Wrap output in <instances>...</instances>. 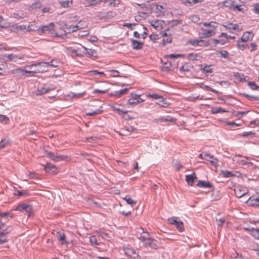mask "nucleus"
Returning <instances> with one entry per match:
<instances>
[{
	"mask_svg": "<svg viewBox=\"0 0 259 259\" xmlns=\"http://www.w3.org/2000/svg\"><path fill=\"white\" fill-rule=\"evenodd\" d=\"M142 232L140 233V236L138 237L139 240L146 247H149L152 249H157L158 248V241L151 238L150 234L143 230V228H141Z\"/></svg>",
	"mask_w": 259,
	"mask_h": 259,
	"instance_id": "nucleus-1",
	"label": "nucleus"
},
{
	"mask_svg": "<svg viewBox=\"0 0 259 259\" xmlns=\"http://www.w3.org/2000/svg\"><path fill=\"white\" fill-rule=\"evenodd\" d=\"M33 68V67H37L35 70L31 71H25L26 72L29 73H36L38 72H44L47 71V64L46 62H41L37 63L32 64L31 65H28L27 67Z\"/></svg>",
	"mask_w": 259,
	"mask_h": 259,
	"instance_id": "nucleus-2",
	"label": "nucleus"
},
{
	"mask_svg": "<svg viewBox=\"0 0 259 259\" xmlns=\"http://www.w3.org/2000/svg\"><path fill=\"white\" fill-rule=\"evenodd\" d=\"M55 89V87L53 85L47 86L46 84H42L37 88V90L34 92V94L37 96H41Z\"/></svg>",
	"mask_w": 259,
	"mask_h": 259,
	"instance_id": "nucleus-3",
	"label": "nucleus"
},
{
	"mask_svg": "<svg viewBox=\"0 0 259 259\" xmlns=\"http://www.w3.org/2000/svg\"><path fill=\"white\" fill-rule=\"evenodd\" d=\"M46 156L50 158L51 160H54L55 161H60L61 160H65L68 157L67 156L63 155H55L54 153L52 152H48L46 151Z\"/></svg>",
	"mask_w": 259,
	"mask_h": 259,
	"instance_id": "nucleus-4",
	"label": "nucleus"
},
{
	"mask_svg": "<svg viewBox=\"0 0 259 259\" xmlns=\"http://www.w3.org/2000/svg\"><path fill=\"white\" fill-rule=\"evenodd\" d=\"M125 254L129 256L133 257L135 259L139 257V254L136 252L135 249L130 247H125L123 248Z\"/></svg>",
	"mask_w": 259,
	"mask_h": 259,
	"instance_id": "nucleus-5",
	"label": "nucleus"
},
{
	"mask_svg": "<svg viewBox=\"0 0 259 259\" xmlns=\"http://www.w3.org/2000/svg\"><path fill=\"white\" fill-rule=\"evenodd\" d=\"M235 195L238 198H241L246 195L247 190L245 187H242L241 186H238L234 189Z\"/></svg>",
	"mask_w": 259,
	"mask_h": 259,
	"instance_id": "nucleus-6",
	"label": "nucleus"
},
{
	"mask_svg": "<svg viewBox=\"0 0 259 259\" xmlns=\"http://www.w3.org/2000/svg\"><path fill=\"white\" fill-rule=\"evenodd\" d=\"M83 49L85 50L84 54L87 55L88 57L95 59L98 58V55L97 51L94 49H88L85 47H83Z\"/></svg>",
	"mask_w": 259,
	"mask_h": 259,
	"instance_id": "nucleus-7",
	"label": "nucleus"
},
{
	"mask_svg": "<svg viewBox=\"0 0 259 259\" xmlns=\"http://www.w3.org/2000/svg\"><path fill=\"white\" fill-rule=\"evenodd\" d=\"M142 101L143 100L141 99L140 96L136 95L135 97H132L128 100L126 105L127 107H129L130 106H134Z\"/></svg>",
	"mask_w": 259,
	"mask_h": 259,
	"instance_id": "nucleus-8",
	"label": "nucleus"
},
{
	"mask_svg": "<svg viewBox=\"0 0 259 259\" xmlns=\"http://www.w3.org/2000/svg\"><path fill=\"white\" fill-rule=\"evenodd\" d=\"M54 24L53 23H50L48 25H41L36 29L37 31L45 33L47 31H51L54 28Z\"/></svg>",
	"mask_w": 259,
	"mask_h": 259,
	"instance_id": "nucleus-9",
	"label": "nucleus"
},
{
	"mask_svg": "<svg viewBox=\"0 0 259 259\" xmlns=\"http://www.w3.org/2000/svg\"><path fill=\"white\" fill-rule=\"evenodd\" d=\"M131 41H132L131 46L132 47V48L134 50H141L143 48V45H144L143 42L139 41H138L137 40H135L134 39H132Z\"/></svg>",
	"mask_w": 259,
	"mask_h": 259,
	"instance_id": "nucleus-10",
	"label": "nucleus"
},
{
	"mask_svg": "<svg viewBox=\"0 0 259 259\" xmlns=\"http://www.w3.org/2000/svg\"><path fill=\"white\" fill-rule=\"evenodd\" d=\"M197 186L199 188H212L213 186L208 181L199 180L197 184Z\"/></svg>",
	"mask_w": 259,
	"mask_h": 259,
	"instance_id": "nucleus-11",
	"label": "nucleus"
},
{
	"mask_svg": "<svg viewBox=\"0 0 259 259\" xmlns=\"http://www.w3.org/2000/svg\"><path fill=\"white\" fill-rule=\"evenodd\" d=\"M254 34L252 32L246 31L243 34L241 40L243 42H247L249 40H251Z\"/></svg>",
	"mask_w": 259,
	"mask_h": 259,
	"instance_id": "nucleus-12",
	"label": "nucleus"
},
{
	"mask_svg": "<svg viewBox=\"0 0 259 259\" xmlns=\"http://www.w3.org/2000/svg\"><path fill=\"white\" fill-rule=\"evenodd\" d=\"M44 170L48 173H54L57 170V167L51 163H48L44 167Z\"/></svg>",
	"mask_w": 259,
	"mask_h": 259,
	"instance_id": "nucleus-13",
	"label": "nucleus"
},
{
	"mask_svg": "<svg viewBox=\"0 0 259 259\" xmlns=\"http://www.w3.org/2000/svg\"><path fill=\"white\" fill-rule=\"evenodd\" d=\"M197 179L195 173L193 172L191 175L186 176V181H187L188 185L192 186L195 180Z\"/></svg>",
	"mask_w": 259,
	"mask_h": 259,
	"instance_id": "nucleus-14",
	"label": "nucleus"
},
{
	"mask_svg": "<svg viewBox=\"0 0 259 259\" xmlns=\"http://www.w3.org/2000/svg\"><path fill=\"white\" fill-rule=\"evenodd\" d=\"M214 28L210 30L204 29L202 33V38L209 37L215 34Z\"/></svg>",
	"mask_w": 259,
	"mask_h": 259,
	"instance_id": "nucleus-15",
	"label": "nucleus"
},
{
	"mask_svg": "<svg viewBox=\"0 0 259 259\" xmlns=\"http://www.w3.org/2000/svg\"><path fill=\"white\" fill-rule=\"evenodd\" d=\"M206 160L210 162V163L213 166H217L218 163V160L216 157H214L213 155H210L208 153L206 157Z\"/></svg>",
	"mask_w": 259,
	"mask_h": 259,
	"instance_id": "nucleus-16",
	"label": "nucleus"
},
{
	"mask_svg": "<svg viewBox=\"0 0 259 259\" xmlns=\"http://www.w3.org/2000/svg\"><path fill=\"white\" fill-rule=\"evenodd\" d=\"M128 90L129 89L125 88L124 89L121 90L120 91H115L113 93H111L110 95L114 96L116 98H119L122 95L126 94L127 93Z\"/></svg>",
	"mask_w": 259,
	"mask_h": 259,
	"instance_id": "nucleus-17",
	"label": "nucleus"
},
{
	"mask_svg": "<svg viewBox=\"0 0 259 259\" xmlns=\"http://www.w3.org/2000/svg\"><path fill=\"white\" fill-rule=\"evenodd\" d=\"M56 237L62 244H65L67 243L66 240V236L64 234V233H61L60 232H57Z\"/></svg>",
	"mask_w": 259,
	"mask_h": 259,
	"instance_id": "nucleus-18",
	"label": "nucleus"
},
{
	"mask_svg": "<svg viewBox=\"0 0 259 259\" xmlns=\"http://www.w3.org/2000/svg\"><path fill=\"white\" fill-rule=\"evenodd\" d=\"M202 57L197 53H190L188 55L187 59L191 61L200 60Z\"/></svg>",
	"mask_w": 259,
	"mask_h": 259,
	"instance_id": "nucleus-19",
	"label": "nucleus"
},
{
	"mask_svg": "<svg viewBox=\"0 0 259 259\" xmlns=\"http://www.w3.org/2000/svg\"><path fill=\"white\" fill-rule=\"evenodd\" d=\"M199 87L200 88H201L202 89L204 90H205V91H211L212 92L217 94V95H220L221 93L219 92L218 91H217L211 88H210L209 86L208 85H204V84L203 83H200L199 84Z\"/></svg>",
	"mask_w": 259,
	"mask_h": 259,
	"instance_id": "nucleus-20",
	"label": "nucleus"
},
{
	"mask_svg": "<svg viewBox=\"0 0 259 259\" xmlns=\"http://www.w3.org/2000/svg\"><path fill=\"white\" fill-rule=\"evenodd\" d=\"M211 112L212 114H218L220 113L227 112L228 111L221 107H213L211 109Z\"/></svg>",
	"mask_w": 259,
	"mask_h": 259,
	"instance_id": "nucleus-21",
	"label": "nucleus"
},
{
	"mask_svg": "<svg viewBox=\"0 0 259 259\" xmlns=\"http://www.w3.org/2000/svg\"><path fill=\"white\" fill-rule=\"evenodd\" d=\"M25 71H27V70H24L23 69L21 68H18L16 69H14L11 71V72L12 74H15L17 75H24L25 73H26L27 72H25Z\"/></svg>",
	"mask_w": 259,
	"mask_h": 259,
	"instance_id": "nucleus-22",
	"label": "nucleus"
},
{
	"mask_svg": "<svg viewBox=\"0 0 259 259\" xmlns=\"http://www.w3.org/2000/svg\"><path fill=\"white\" fill-rule=\"evenodd\" d=\"M87 26V23L86 21L81 20L78 22V23L74 26V28H76V30L83 29Z\"/></svg>",
	"mask_w": 259,
	"mask_h": 259,
	"instance_id": "nucleus-23",
	"label": "nucleus"
},
{
	"mask_svg": "<svg viewBox=\"0 0 259 259\" xmlns=\"http://www.w3.org/2000/svg\"><path fill=\"white\" fill-rule=\"evenodd\" d=\"M71 52L78 57H82L84 55V51H81L79 48L72 49L71 50Z\"/></svg>",
	"mask_w": 259,
	"mask_h": 259,
	"instance_id": "nucleus-24",
	"label": "nucleus"
},
{
	"mask_svg": "<svg viewBox=\"0 0 259 259\" xmlns=\"http://www.w3.org/2000/svg\"><path fill=\"white\" fill-rule=\"evenodd\" d=\"M173 166L176 169L177 171H179L183 165L181 164L180 161L178 159H174L172 161Z\"/></svg>",
	"mask_w": 259,
	"mask_h": 259,
	"instance_id": "nucleus-25",
	"label": "nucleus"
},
{
	"mask_svg": "<svg viewBox=\"0 0 259 259\" xmlns=\"http://www.w3.org/2000/svg\"><path fill=\"white\" fill-rule=\"evenodd\" d=\"M223 26L229 30H236L238 28V25L237 24L227 23L225 25H223Z\"/></svg>",
	"mask_w": 259,
	"mask_h": 259,
	"instance_id": "nucleus-26",
	"label": "nucleus"
},
{
	"mask_svg": "<svg viewBox=\"0 0 259 259\" xmlns=\"http://www.w3.org/2000/svg\"><path fill=\"white\" fill-rule=\"evenodd\" d=\"M75 25H66L65 26V32L67 33H70L71 32H74L77 31L76 30V28H74Z\"/></svg>",
	"mask_w": 259,
	"mask_h": 259,
	"instance_id": "nucleus-27",
	"label": "nucleus"
},
{
	"mask_svg": "<svg viewBox=\"0 0 259 259\" xmlns=\"http://www.w3.org/2000/svg\"><path fill=\"white\" fill-rule=\"evenodd\" d=\"M242 5H235L233 4L232 5L231 9L234 11H238L242 13H244V9L242 7Z\"/></svg>",
	"mask_w": 259,
	"mask_h": 259,
	"instance_id": "nucleus-28",
	"label": "nucleus"
},
{
	"mask_svg": "<svg viewBox=\"0 0 259 259\" xmlns=\"http://www.w3.org/2000/svg\"><path fill=\"white\" fill-rule=\"evenodd\" d=\"M5 58L8 59V60H15L16 61L18 59H20V58H18V57L14 54H6L4 56Z\"/></svg>",
	"mask_w": 259,
	"mask_h": 259,
	"instance_id": "nucleus-29",
	"label": "nucleus"
},
{
	"mask_svg": "<svg viewBox=\"0 0 259 259\" xmlns=\"http://www.w3.org/2000/svg\"><path fill=\"white\" fill-rule=\"evenodd\" d=\"M157 104L163 107H166L168 106L169 104L166 102V101L165 99H164L162 97L160 98V99L158 101V102H157Z\"/></svg>",
	"mask_w": 259,
	"mask_h": 259,
	"instance_id": "nucleus-30",
	"label": "nucleus"
},
{
	"mask_svg": "<svg viewBox=\"0 0 259 259\" xmlns=\"http://www.w3.org/2000/svg\"><path fill=\"white\" fill-rule=\"evenodd\" d=\"M112 108L113 111H116L119 115L126 114V113H127V111H124L122 109H120L119 108L115 106H112Z\"/></svg>",
	"mask_w": 259,
	"mask_h": 259,
	"instance_id": "nucleus-31",
	"label": "nucleus"
},
{
	"mask_svg": "<svg viewBox=\"0 0 259 259\" xmlns=\"http://www.w3.org/2000/svg\"><path fill=\"white\" fill-rule=\"evenodd\" d=\"M41 6L42 5L41 4L40 1L36 0L31 6V8L32 9H37L40 8L41 7Z\"/></svg>",
	"mask_w": 259,
	"mask_h": 259,
	"instance_id": "nucleus-32",
	"label": "nucleus"
},
{
	"mask_svg": "<svg viewBox=\"0 0 259 259\" xmlns=\"http://www.w3.org/2000/svg\"><path fill=\"white\" fill-rule=\"evenodd\" d=\"M247 85L252 90H258V91H259V86L257 85L254 82L249 81L247 83Z\"/></svg>",
	"mask_w": 259,
	"mask_h": 259,
	"instance_id": "nucleus-33",
	"label": "nucleus"
},
{
	"mask_svg": "<svg viewBox=\"0 0 259 259\" xmlns=\"http://www.w3.org/2000/svg\"><path fill=\"white\" fill-rule=\"evenodd\" d=\"M175 226L179 231L182 232L184 231V224L182 221L179 220Z\"/></svg>",
	"mask_w": 259,
	"mask_h": 259,
	"instance_id": "nucleus-34",
	"label": "nucleus"
},
{
	"mask_svg": "<svg viewBox=\"0 0 259 259\" xmlns=\"http://www.w3.org/2000/svg\"><path fill=\"white\" fill-rule=\"evenodd\" d=\"M72 4V1H65L60 2V5L61 7L63 8H68L70 6V5Z\"/></svg>",
	"mask_w": 259,
	"mask_h": 259,
	"instance_id": "nucleus-35",
	"label": "nucleus"
},
{
	"mask_svg": "<svg viewBox=\"0 0 259 259\" xmlns=\"http://www.w3.org/2000/svg\"><path fill=\"white\" fill-rule=\"evenodd\" d=\"M248 201L250 202V204L252 205H257L259 206V197L256 198H254L251 197H249L248 199Z\"/></svg>",
	"mask_w": 259,
	"mask_h": 259,
	"instance_id": "nucleus-36",
	"label": "nucleus"
},
{
	"mask_svg": "<svg viewBox=\"0 0 259 259\" xmlns=\"http://www.w3.org/2000/svg\"><path fill=\"white\" fill-rule=\"evenodd\" d=\"M90 75H100L101 76L105 77L106 74L104 72H100L96 70H91L89 72Z\"/></svg>",
	"mask_w": 259,
	"mask_h": 259,
	"instance_id": "nucleus-37",
	"label": "nucleus"
},
{
	"mask_svg": "<svg viewBox=\"0 0 259 259\" xmlns=\"http://www.w3.org/2000/svg\"><path fill=\"white\" fill-rule=\"evenodd\" d=\"M234 2V0H225L223 2V4L224 7H230L231 9L232 7V5H233Z\"/></svg>",
	"mask_w": 259,
	"mask_h": 259,
	"instance_id": "nucleus-38",
	"label": "nucleus"
},
{
	"mask_svg": "<svg viewBox=\"0 0 259 259\" xmlns=\"http://www.w3.org/2000/svg\"><path fill=\"white\" fill-rule=\"evenodd\" d=\"M243 96L246 98H248L250 101H257L259 100V97L255 96H251L246 94H243Z\"/></svg>",
	"mask_w": 259,
	"mask_h": 259,
	"instance_id": "nucleus-39",
	"label": "nucleus"
},
{
	"mask_svg": "<svg viewBox=\"0 0 259 259\" xmlns=\"http://www.w3.org/2000/svg\"><path fill=\"white\" fill-rule=\"evenodd\" d=\"M251 234L255 238L259 240V230L258 229L251 228Z\"/></svg>",
	"mask_w": 259,
	"mask_h": 259,
	"instance_id": "nucleus-40",
	"label": "nucleus"
},
{
	"mask_svg": "<svg viewBox=\"0 0 259 259\" xmlns=\"http://www.w3.org/2000/svg\"><path fill=\"white\" fill-rule=\"evenodd\" d=\"M123 199H124V200H125L126 201L127 203L128 204L133 205L136 204V201L130 198V197L128 195L126 196Z\"/></svg>",
	"mask_w": 259,
	"mask_h": 259,
	"instance_id": "nucleus-41",
	"label": "nucleus"
},
{
	"mask_svg": "<svg viewBox=\"0 0 259 259\" xmlns=\"http://www.w3.org/2000/svg\"><path fill=\"white\" fill-rule=\"evenodd\" d=\"M179 220V219L177 217L170 218L168 219V222L170 224L174 225L175 226L176 225V224L178 222Z\"/></svg>",
	"mask_w": 259,
	"mask_h": 259,
	"instance_id": "nucleus-42",
	"label": "nucleus"
},
{
	"mask_svg": "<svg viewBox=\"0 0 259 259\" xmlns=\"http://www.w3.org/2000/svg\"><path fill=\"white\" fill-rule=\"evenodd\" d=\"M26 203H22L19 205L14 210H19L20 211H25L26 206Z\"/></svg>",
	"mask_w": 259,
	"mask_h": 259,
	"instance_id": "nucleus-43",
	"label": "nucleus"
},
{
	"mask_svg": "<svg viewBox=\"0 0 259 259\" xmlns=\"http://www.w3.org/2000/svg\"><path fill=\"white\" fill-rule=\"evenodd\" d=\"M217 25H218L217 23H216L215 22H213V21H211L209 23H206V22L203 23V25L204 26H208L210 27H212L213 28H215V27H217Z\"/></svg>",
	"mask_w": 259,
	"mask_h": 259,
	"instance_id": "nucleus-44",
	"label": "nucleus"
},
{
	"mask_svg": "<svg viewBox=\"0 0 259 259\" xmlns=\"http://www.w3.org/2000/svg\"><path fill=\"white\" fill-rule=\"evenodd\" d=\"M28 217L30 216L32 213V206L31 205L27 204L26 209L25 210Z\"/></svg>",
	"mask_w": 259,
	"mask_h": 259,
	"instance_id": "nucleus-45",
	"label": "nucleus"
},
{
	"mask_svg": "<svg viewBox=\"0 0 259 259\" xmlns=\"http://www.w3.org/2000/svg\"><path fill=\"white\" fill-rule=\"evenodd\" d=\"M222 172L223 177L225 178H230L235 176L231 171L227 170L222 171Z\"/></svg>",
	"mask_w": 259,
	"mask_h": 259,
	"instance_id": "nucleus-46",
	"label": "nucleus"
},
{
	"mask_svg": "<svg viewBox=\"0 0 259 259\" xmlns=\"http://www.w3.org/2000/svg\"><path fill=\"white\" fill-rule=\"evenodd\" d=\"M182 20H173L172 21H170L168 22V24L171 26H175L181 23Z\"/></svg>",
	"mask_w": 259,
	"mask_h": 259,
	"instance_id": "nucleus-47",
	"label": "nucleus"
},
{
	"mask_svg": "<svg viewBox=\"0 0 259 259\" xmlns=\"http://www.w3.org/2000/svg\"><path fill=\"white\" fill-rule=\"evenodd\" d=\"M9 121V119L7 116L0 114V122H4L5 123L7 124Z\"/></svg>",
	"mask_w": 259,
	"mask_h": 259,
	"instance_id": "nucleus-48",
	"label": "nucleus"
},
{
	"mask_svg": "<svg viewBox=\"0 0 259 259\" xmlns=\"http://www.w3.org/2000/svg\"><path fill=\"white\" fill-rule=\"evenodd\" d=\"M0 217L1 218H12L13 217V214L11 212L0 213Z\"/></svg>",
	"mask_w": 259,
	"mask_h": 259,
	"instance_id": "nucleus-49",
	"label": "nucleus"
},
{
	"mask_svg": "<svg viewBox=\"0 0 259 259\" xmlns=\"http://www.w3.org/2000/svg\"><path fill=\"white\" fill-rule=\"evenodd\" d=\"M191 21L194 23H198L200 20L199 17L197 15H193L189 18Z\"/></svg>",
	"mask_w": 259,
	"mask_h": 259,
	"instance_id": "nucleus-50",
	"label": "nucleus"
},
{
	"mask_svg": "<svg viewBox=\"0 0 259 259\" xmlns=\"http://www.w3.org/2000/svg\"><path fill=\"white\" fill-rule=\"evenodd\" d=\"M51 63H53L52 65H53V67H57L59 66L61 62L59 61L58 59H52L51 61Z\"/></svg>",
	"mask_w": 259,
	"mask_h": 259,
	"instance_id": "nucleus-51",
	"label": "nucleus"
},
{
	"mask_svg": "<svg viewBox=\"0 0 259 259\" xmlns=\"http://www.w3.org/2000/svg\"><path fill=\"white\" fill-rule=\"evenodd\" d=\"M216 220L218 226L221 227H222L223 225V224L225 223L226 221L225 219L224 218L220 219L216 218Z\"/></svg>",
	"mask_w": 259,
	"mask_h": 259,
	"instance_id": "nucleus-52",
	"label": "nucleus"
},
{
	"mask_svg": "<svg viewBox=\"0 0 259 259\" xmlns=\"http://www.w3.org/2000/svg\"><path fill=\"white\" fill-rule=\"evenodd\" d=\"M201 70L204 72L206 73H211L212 72V69L210 68V65H206L203 68H201Z\"/></svg>",
	"mask_w": 259,
	"mask_h": 259,
	"instance_id": "nucleus-53",
	"label": "nucleus"
},
{
	"mask_svg": "<svg viewBox=\"0 0 259 259\" xmlns=\"http://www.w3.org/2000/svg\"><path fill=\"white\" fill-rule=\"evenodd\" d=\"M108 72H110L111 73V74L110 75L112 77H118L119 76V71L116 70H109L108 71Z\"/></svg>",
	"mask_w": 259,
	"mask_h": 259,
	"instance_id": "nucleus-54",
	"label": "nucleus"
},
{
	"mask_svg": "<svg viewBox=\"0 0 259 259\" xmlns=\"http://www.w3.org/2000/svg\"><path fill=\"white\" fill-rule=\"evenodd\" d=\"M255 135V132H243L241 134V137H246L249 136H254Z\"/></svg>",
	"mask_w": 259,
	"mask_h": 259,
	"instance_id": "nucleus-55",
	"label": "nucleus"
},
{
	"mask_svg": "<svg viewBox=\"0 0 259 259\" xmlns=\"http://www.w3.org/2000/svg\"><path fill=\"white\" fill-rule=\"evenodd\" d=\"M28 192L26 191H20L19 190L15 191L14 193L15 195H18L19 196H24L28 194Z\"/></svg>",
	"mask_w": 259,
	"mask_h": 259,
	"instance_id": "nucleus-56",
	"label": "nucleus"
},
{
	"mask_svg": "<svg viewBox=\"0 0 259 259\" xmlns=\"http://www.w3.org/2000/svg\"><path fill=\"white\" fill-rule=\"evenodd\" d=\"M102 112V110L100 109H98L96 111H94L91 112H88L87 113V115L88 116H93L95 115L100 114Z\"/></svg>",
	"mask_w": 259,
	"mask_h": 259,
	"instance_id": "nucleus-57",
	"label": "nucleus"
},
{
	"mask_svg": "<svg viewBox=\"0 0 259 259\" xmlns=\"http://www.w3.org/2000/svg\"><path fill=\"white\" fill-rule=\"evenodd\" d=\"M90 242L93 245H99V243L97 242V238L95 236H92L90 237Z\"/></svg>",
	"mask_w": 259,
	"mask_h": 259,
	"instance_id": "nucleus-58",
	"label": "nucleus"
},
{
	"mask_svg": "<svg viewBox=\"0 0 259 259\" xmlns=\"http://www.w3.org/2000/svg\"><path fill=\"white\" fill-rule=\"evenodd\" d=\"M237 45L238 48L241 50H244L245 49L248 48L249 47V46L248 45H246V44L242 45V44H240L239 42H238L237 44Z\"/></svg>",
	"mask_w": 259,
	"mask_h": 259,
	"instance_id": "nucleus-59",
	"label": "nucleus"
},
{
	"mask_svg": "<svg viewBox=\"0 0 259 259\" xmlns=\"http://www.w3.org/2000/svg\"><path fill=\"white\" fill-rule=\"evenodd\" d=\"M253 12L255 14H259V3L253 4Z\"/></svg>",
	"mask_w": 259,
	"mask_h": 259,
	"instance_id": "nucleus-60",
	"label": "nucleus"
},
{
	"mask_svg": "<svg viewBox=\"0 0 259 259\" xmlns=\"http://www.w3.org/2000/svg\"><path fill=\"white\" fill-rule=\"evenodd\" d=\"M8 144V141L6 139L2 140L0 142V149L5 148Z\"/></svg>",
	"mask_w": 259,
	"mask_h": 259,
	"instance_id": "nucleus-61",
	"label": "nucleus"
},
{
	"mask_svg": "<svg viewBox=\"0 0 259 259\" xmlns=\"http://www.w3.org/2000/svg\"><path fill=\"white\" fill-rule=\"evenodd\" d=\"M180 70L181 72H188L190 71V68L187 65H184L180 68Z\"/></svg>",
	"mask_w": 259,
	"mask_h": 259,
	"instance_id": "nucleus-62",
	"label": "nucleus"
},
{
	"mask_svg": "<svg viewBox=\"0 0 259 259\" xmlns=\"http://www.w3.org/2000/svg\"><path fill=\"white\" fill-rule=\"evenodd\" d=\"M220 54L221 55V56L224 58H227L229 55L228 52L225 50L220 51Z\"/></svg>",
	"mask_w": 259,
	"mask_h": 259,
	"instance_id": "nucleus-63",
	"label": "nucleus"
},
{
	"mask_svg": "<svg viewBox=\"0 0 259 259\" xmlns=\"http://www.w3.org/2000/svg\"><path fill=\"white\" fill-rule=\"evenodd\" d=\"M189 44L193 46H199V40H191L189 41Z\"/></svg>",
	"mask_w": 259,
	"mask_h": 259,
	"instance_id": "nucleus-64",
	"label": "nucleus"
}]
</instances>
